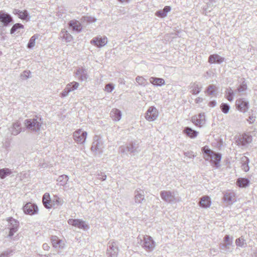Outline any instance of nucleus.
I'll return each instance as SVG.
<instances>
[{"instance_id": "1", "label": "nucleus", "mask_w": 257, "mask_h": 257, "mask_svg": "<svg viewBox=\"0 0 257 257\" xmlns=\"http://www.w3.org/2000/svg\"><path fill=\"white\" fill-rule=\"evenodd\" d=\"M201 151L206 161H209L216 168L220 167V162L222 159L221 153L213 151L207 146L202 147Z\"/></svg>"}, {"instance_id": "2", "label": "nucleus", "mask_w": 257, "mask_h": 257, "mask_svg": "<svg viewBox=\"0 0 257 257\" xmlns=\"http://www.w3.org/2000/svg\"><path fill=\"white\" fill-rule=\"evenodd\" d=\"M24 123L26 127L34 132H38L42 127V118L38 115H36L33 118L25 120Z\"/></svg>"}, {"instance_id": "3", "label": "nucleus", "mask_w": 257, "mask_h": 257, "mask_svg": "<svg viewBox=\"0 0 257 257\" xmlns=\"http://www.w3.org/2000/svg\"><path fill=\"white\" fill-rule=\"evenodd\" d=\"M233 237H230L229 235H225L223 237V242L220 243L219 248L223 253H226L232 251Z\"/></svg>"}, {"instance_id": "4", "label": "nucleus", "mask_w": 257, "mask_h": 257, "mask_svg": "<svg viewBox=\"0 0 257 257\" xmlns=\"http://www.w3.org/2000/svg\"><path fill=\"white\" fill-rule=\"evenodd\" d=\"M106 254L107 257H117L119 251L118 244L113 240L108 241Z\"/></svg>"}, {"instance_id": "5", "label": "nucleus", "mask_w": 257, "mask_h": 257, "mask_svg": "<svg viewBox=\"0 0 257 257\" xmlns=\"http://www.w3.org/2000/svg\"><path fill=\"white\" fill-rule=\"evenodd\" d=\"M139 148V144L136 142H133L126 146L119 147V152L122 155H127V153H135L138 152Z\"/></svg>"}, {"instance_id": "6", "label": "nucleus", "mask_w": 257, "mask_h": 257, "mask_svg": "<svg viewBox=\"0 0 257 257\" xmlns=\"http://www.w3.org/2000/svg\"><path fill=\"white\" fill-rule=\"evenodd\" d=\"M160 196L164 201L173 204L180 201L179 199L176 197L174 192L163 190L160 192Z\"/></svg>"}, {"instance_id": "7", "label": "nucleus", "mask_w": 257, "mask_h": 257, "mask_svg": "<svg viewBox=\"0 0 257 257\" xmlns=\"http://www.w3.org/2000/svg\"><path fill=\"white\" fill-rule=\"evenodd\" d=\"M13 23V17L4 11H0V28L7 27Z\"/></svg>"}, {"instance_id": "8", "label": "nucleus", "mask_w": 257, "mask_h": 257, "mask_svg": "<svg viewBox=\"0 0 257 257\" xmlns=\"http://www.w3.org/2000/svg\"><path fill=\"white\" fill-rule=\"evenodd\" d=\"M103 142L98 136H95L92 144L91 150L95 154L101 153L102 152Z\"/></svg>"}, {"instance_id": "9", "label": "nucleus", "mask_w": 257, "mask_h": 257, "mask_svg": "<svg viewBox=\"0 0 257 257\" xmlns=\"http://www.w3.org/2000/svg\"><path fill=\"white\" fill-rule=\"evenodd\" d=\"M87 135V133L86 132L79 129L74 132L73 139L77 143L82 144L85 142Z\"/></svg>"}, {"instance_id": "10", "label": "nucleus", "mask_w": 257, "mask_h": 257, "mask_svg": "<svg viewBox=\"0 0 257 257\" xmlns=\"http://www.w3.org/2000/svg\"><path fill=\"white\" fill-rule=\"evenodd\" d=\"M235 106L238 110L245 113L248 110L249 103L248 101L244 98H239L236 100Z\"/></svg>"}, {"instance_id": "11", "label": "nucleus", "mask_w": 257, "mask_h": 257, "mask_svg": "<svg viewBox=\"0 0 257 257\" xmlns=\"http://www.w3.org/2000/svg\"><path fill=\"white\" fill-rule=\"evenodd\" d=\"M7 220L9 222L8 228L10 229L8 236L12 237L18 231L19 223L17 220L12 217L9 218Z\"/></svg>"}, {"instance_id": "12", "label": "nucleus", "mask_w": 257, "mask_h": 257, "mask_svg": "<svg viewBox=\"0 0 257 257\" xmlns=\"http://www.w3.org/2000/svg\"><path fill=\"white\" fill-rule=\"evenodd\" d=\"M23 210L25 214L32 215L38 213V207L36 204L28 202L23 207Z\"/></svg>"}, {"instance_id": "13", "label": "nucleus", "mask_w": 257, "mask_h": 257, "mask_svg": "<svg viewBox=\"0 0 257 257\" xmlns=\"http://www.w3.org/2000/svg\"><path fill=\"white\" fill-rule=\"evenodd\" d=\"M158 116V111L154 106L150 107L146 112V119L149 121H154Z\"/></svg>"}, {"instance_id": "14", "label": "nucleus", "mask_w": 257, "mask_h": 257, "mask_svg": "<svg viewBox=\"0 0 257 257\" xmlns=\"http://www.w3.org/2000/svg\"><path fill=\"white\" fill-rule=\"evenodd\" d=\"M68 223L74 226H76L80 229L86 230L88 229V226L85 223V222L79 219H69Z\"/></svg>"}, {"instance_id": "15", "label": "nucleus", "mask_w": 257, "mask_h": 257, "mask_svg": "<svg viewBox=\"0 0 257 257\" xmlns=\"http://www.w3.org/2000/svg\"><path fill=\"white\" fill-rule=\"evenodd\" d=\"M90 43L97 47L100 48L104 46L107 43V38L105 37H96L93 38Z\"/></svg>"}, {"instance_id": "16", "label": "nucleus", "mask_w": 257, "mask_h": 257, "mask_svg": "<svg viewBox=\"0 0 257 257\" xmlns=\"http://www.w3.org/2000/svg\"><path fill=\"white\" fill-rule=\"evenodd\" d=\"M192 122L196 126H202L205 123V115L204 113H199L192 117Z\"/></svg>"}, {"instance_id": "17", "label": "nucleus", "mask_w": 257, "mask_h": 257, "mask_svg": "<svg viewBox=\"0 0 257 257\" xmlns=\"http://www.w3.org/2000/svg\"><path fill=\"white\" fill-rule=\"evenodd\" d=\"M223 200L226 205L232 204L236 201L234 193L231 191L225 192L224 194Z\"/></svg>"}, {"instance_id": "18", "label": "nucleus", "mask_w": 257, "mask_h": 257, "mask_svg": "<svg viewBox=\"0 0 257 257\" xmlns=\"http://www.w3.org/2000/svg\"><path fill=\"white\" fill-rule=\"evenodd\" d=\"M51 242L53 246L56 248L63 249L65 247V242L57 236H52Z\"/></svg>"}, {"instance_id": "19", "label": "nucleus", "mask_w": 257, "mask_h": 257, "mask_svg": "<svg viewBox=\"0 0 257 257\" xmlns=\"http://www.w3.org/2000/svg\"><path fill=\"white\" fill-rule=\"evenodd\" d=\"M82 25L81 22L76 20H71L68 23L69 27L71 28L73 31H75L77 33H80L82 29Z\"/></svg>"}, {"instance_id": "20", "label": "nucleus", "mask_w": 257, "mask_h": 257, "mask_svg": "<svg viewBox=\"0 0 257 257\" xmlns=\"http://www.w3.org/2000/svg\"><path fill=\"white\" fill-rule=\"evenodd\" d=\"M11 134L17 136L22 131L21 124L20 122L17 121L13 123L12 126L9 128Z\"/></svg>"}, {"instance_id": "21", "label": "nucleus", "mask_w": 257, "mask_h": 257, "mask_svg": "<svg viewBox=\"0 0 257 257\" xmlns=\"http://www.w3.org/2000/svg\"><path fill=\"white\" fill-rule=\"evenodd\" d=\"M156 244L150 236L146 235V250L151 251L155 248Z\"/></svg>"}, {"instance_id": "22", "label": "nucleus", "mask_w": 257, "mask_h": 257, "mask_svg": "<svg viewBox=\"0 0 257 257\" xmlns=\"http://www.w3.org/2000/svg\"><path fill=\"white\" fill-rule=\"evenodd\" d=\"M224 61V58L222 57L218 54L210 55L208 58V62L210 64H220Z\"/></svg>"}, {"instance_id": "23", "label": "nucleus", "mask_w": 257, "mask_h": 257, "mask_svg": "<svg viewBox=\"0 0 257 257\" xmlns=\"http://www.w3.org/2000/svg\"><path fill=\"white\" fill-rule=\"evenodd\" d=\"M75 74L79 77V79L81 81H85L87 79L88 76L86 70L83 67L78 68L77 69Z\"/></svg>"}, {"instance_id": "24", "label": "nucleus", "mask_w": 257, "mask_h": 257, "mask_svg": "<svg viewBox=\"0 0 257 257\" xmlns=\"http://www.w3.org/2000/svg\"><path fill=\"white\" fill-rule=\"evenodd\" d=\"M202 88V86L197 82L191 83L190 85V92L193 95H196L200 92Z\"/></svg>"}, {"instance_id": "25", "label": "nucleus", "mask_w": 257, "mask_h": 257, "mask_svg": "<svg viewBox=\"0 0 257 257\" xmlns=\"http://www.w3.org/2000/svg\"><path fill=\"white\" fill-rule=\"evenodd\" d=\"M249 159L246 156H243L240 158L241 168L243 171L247 172L249 170L248 164Z\"/></svg>"}, {"instance_id": "26", "label": "nucleus", "mask_w": 257, "mask_h": 257, "mask_svg": "<svg viewBox=\"0 0 257 257\" xmlns=\"http://www.w3.org/2000/svg\"><path fill=\"white\" fill-rule=\"evenodd\" d=\"M149 80L151 83L157 86H162L165 84V80L161 78L151 77Z\"/></svg>"}, {"instance_id": "27", "label": "nucleus", "mask_w": 257, "mask_h": 257, "mask_svg": "<svg viewBox=\"0 0 257 257\" xmlns=\"http://www.w3.org/2000/svg\"><path fill=\"white\" fill-rule=\"evenodd\" d=\"M43 204L45 208L50 209L52 207V201L48 193H45L43 196Z\"/></svg>"}, {"instance_id": "28", "label": "nucleus", "mask_w": 257, "mask_h": 257, "mask_svg": "<svg viewBox=\"0 0 257 257\" xmlns=\"http://www.w3.org/2000/svg\"><path fill=\"white\" fill-rule=\"evenodd\" d=\"M199 203L201 207L206 208L210 207L211 201L209 196H204L201 197Z\"/></svg>"}, {"instance_id": "29", "label": "nucleus", "mask_w": 257, "mask_h": 257, "mask_svg": "<svg viewBox=\"0 0 257 257\" xmlns=\"http://www.w3.org/2000/svg\"><path fill=\"white\" fill-rule=\"evenodd\" d=\"M171 10V8L170 6H165L163 10L157 11L156 15L160 18H165Z\"/></svg>"}, {"instance_id": "30", "label": "nucleus", "mask_w": 257, "mask_h": 257, "mask_svg": "<svg viewBox=\"0 0 257 257\" xmlns=\"http://www.w3.org/2000/svg\"><path fill=\"white\" fill-rule=\"evenodd\" d=\"M110 114L111 118L115 121H118L121 119V112L120 110L118 109H112L110 112Z\"/></svg>"}, {"instance_id": "31", "label": "nucleus", "mask_w": 257, "mask_h": 257, "mask_svg": "<svg viewBox=\"0 0 257 257\" xmlns=\"http://www.w3.org/2000/svg\"><path fill=\"white\" fill-rule=\"evenodd\" d=\"M250 181L246 178H239L236 180L237 185L241 188L247 187Z\"/></svg>"}, {"instance_id": "32", "label": "nucleus", "mask_w": 257, "mask_h": 257, "mask_svg": "<svg viewBox=\"0 0 257 257\" xmlns=\"http://www.w3.org/2000/svg\"><path fill=\"white\" fill-rule=\"evenodd\" d=\"M80 21L82 25H87L89 24L95 22L96 21V19L90 16H85L82 17Z\"/></svg>"}, {"instance_id": "33", "label": "nucleus", "mask_w": 257, "mask_h": 257, "mask_svg": "<svg viewBox=\"0 0 257 257\" xmlns=\"http://www.w3.org/2000/svg\"><path fill=\"white\" fill-rule=\"evenodd\" d=\"M184 132L191 138H195L198 134V132L192 130L189 127H186L184 130Z\"/></svg>"}, {"instance_id": "34", "label": "nucleus", "mask_w": 257, "mask_h": 257, "mask_svg": "<svg viewBox=\"0 0 257 257\" xmlns=\"http://www.w3.org/2000/svg\"><path fill=\"white\" fill-rule=\"evenodd\" d=\"M144 199V192L143 190L140 189L135 191V201L141 203Z\"/></svg>"}, {"instance_id": "35", "label": "nucleus", "mask_w": 257, "mask_h": 257, "mask_svg": "<svg viewBox=\"0 0 257 257\" xmlns=\"http://www.w3.org/2000/svg\"><path fill=\"white\" fill-rule=\"evenodd\" d=\"M12 173L11 169L5 168L0 169V178L2 179H5L6 177L10 175Z\"/></svg>"}, {"instance_id": "36", "label": "nucleus", "mask_w": 257, "mask_h": 257, "mask_svg": "<svg viewBox=\"0 0 257 257\" xmlns=\"http://www.w3.org/2000/svg\"><path fill=\"white\" fill-rule=\"evenodd\" d=\"M61 37L67 42H71L73 39L72 36L65 29L61 31Z\"/></svg>"}, {"instance_id": "37", "label": "nucleus", "mask_w": 257, "mask_h": 257, "mask_svg": "<svg viewBox=\"0 0 257 257\" xmlns=\"http://www.w3.org/2000/svg\"><path fill=\"white\" fill-rule=\"evenodd\" d=\"M235 244L237 247H240L242 248L245 247L247 245L246 241L242 236H240V237L237 238L235 240Z\"/></svg>"}, {"instance_id": "38", "label": "nucleus", "mask_w": 257, "mask_h": 257, "mask_svg": "<svg viewBox=\"0 0 257 257\" xmlns=\"http://www.w3.org/2000/svg\"><path fill=\"white\" fill-rule=\"evenodd\" d=\"M68 179L69 177L67 175H62L59 176V177L57 179V181L58 182L60 186H64L67 184Z\"/></svg>"}, {"instance_id": "39", "label": "nucleus", "mask_w": 257, "mask_h": 257, "mask_svg": "<svg viewBox=\"0 0 257 257\" xmlns=\"http://www.w3.org/2000/svg\"><path fill=\"white\" fill-rule=\"evenodd\" d=\"M252 141V137L250 136L244 134L242 135L240 141L242 145L244 146L247 144L250 143Z\"/></svg>"}, {"instance_id": "40", "label": "nucleus", "mask_w": 257, "mask_h": 257, "mask_svg": "<svg viewBox=\"0 0 257 257\" xmlns=\"http://www.w3.org/2000/svg\"><path fill=\"white\" fill-rule=\"evenodd\" d=\"M226 98L229 101H232L233 100L234 92L231 88L226 89L225 91Z\"/></svg>"}, {"instance_id": "41", "label": "nucleus", "mask_w": 257, "mask_h": 257, "mask_svg": "<svg viewBox=\"0 0 257 257\" xmlns=\"http://www.w3.org/2000/svg\"><path fill=\"white\" fill-rule=\"evenodd\" d=\"M248 118L246 119V120L248 122L249 124H252L254 123L255 121L256 118V114L252 110L248 112Z\"/></svg>"}, {"instance_id": "42", "label": "nucleus", "mask_w": 257, "mask_h": 257, "mask_svg": "<svg viewBox=\"0 0 257 257\" xmlns=\"http://www.w3.org/2000/svg\"><path fill=\"white\" fill-rule=\"evenodd\" d=\"M217 87L215 85L213 84L209 85L207 87L205 92L207 93L208 95H213Z\"/></svg>"}, {"instance_id": "43", "label": "nucleus", "mask_w": 257, "mask_h": 257, "mask_svg": "<svg viewBox=\"0 0 257 257\" xmlns=\"http://www.w3.org/2000/svg\"><path fill=\"white\" fill-rule=\"evenodd\" d=\"M38 38V36L37 35H34L30 39L28 44L27 45V47L28 48H33L35 44V41Z\"/></svg>"}, {"instance_id": "44", "label": "nucleus", "mask_w": 257, "mask_h": 257, "mask_svg": "<svg viewBox=\"0 0 257 257\" xmlns=\"http://www.w3.org/2000/svg\"><path fill=\"white\" fill-rule=\"evenodd\" d=\"M71 86V84H67L66 87L65 89L63 90V91L61 93V97H65L67 96L69 93L71 91V90L70 89V86Z\"/></svg>"}, {"instance_id": "45", "label": "nucleus", "mask_w": 257, "mask_h": 257, "mask_svg": "<svg viewBox=\"0 0 257 257\" xmlns=\"http://www.w3.org/2000/svg\"><path fill=\"white\" fill-rule=\"evenodd\" d=\"M24 28V26L20 24V23H17L15 25H14L12 27V28L11 29V34H13L16 31H17L18 30L20 29H23Z\"/></svg>"}, {"instance_id": "46", "label": "nucleus", "mask_w": 257, "mask_h": 257, "mask_svg": "<svg viewBox=\"0 0 257 257\" xmlns=\"http://www.w3.org/2000/svg\"><path fill=\"white\" fill-rule=\"evenodd\" d=\"M230 108L229 105L227 103H222L220 105V109L225 114H226L229 112Z\"/></svg>"}, {"instance_id": "47", "label": "nucleus", "mask_w": 257, "mask_h": 257, "mask_svg": "<svg viewBox=\"0 0 257 257\" xmlns=\"http://www.w3.org/2000/svg\"><path fill=\"white\" fill-rule=\"evenodd\" d=\"M14 250L12 249H8L7 250L3 251L1 254L0 257H9L13 254Z\"/></svg>"}, {"instance_id": "48", "label": "nucleus", "mask_w": 257, "mask_h": 257, "mask_svg": "<svg viewBox=\"0 0 257 257\" xmlns=\"http://www.w3.org/2000/svg\"><path fill=\"white\" fill-rule=\"evenodd\" d=\"M18 16L20 19L23 20H26L29 17L28 12L26 10L24 11H20Z\"/></svg>"}, {"instance_id": "49", "label": "nucleus", "mask_w": 257, "mask_h": 257, "mask_svg": "<svg viewBox=\"0 0 257 257\" xmlns=\"http://www.w3.org/2000/svg\"><path fill=\"white\" fill-rule=\"evenodd\" d=\"M114 88V86L112 83H109L107 84L105 86V91L107 92H111Z\"/></svg>"}, {"instance_id": "50", "label": "nucleus", "mask_w": 257, "mask_h": 257, "mask_svg": "<svg viewBox=\"0 0 257 257\" xmlns=\"http://www.w3.org/2000/svg\"><path fill=\"white\" fill-rule=\"evenodd\" d=\"M247 89V85L243 81L238 87L237 90L239 92H242Z\"/></svg>"}, {"instance_id": "51", "label": "nucleus", "mask_w": 257, "mask_h": 257, "mask_svg": "<svg viewBox=\"0 0 257 257\" xmlns=\"http://www.w3.org/2000/svg\"><path fill=\"white\" fill-rule=\"evenodd\" d=\"M97 178L101 181H104L106 179V175L101 172L97 174Z\"/></svg>"}, {"instance_id": "52", "label": "nucleus", "mask_w": 257, "mask_h": 257, "mask_svg": "<svg viewBox=\"0 0 257 257\" xmlns=\"http://www.w3.org/2000/svg\"><path fill=\"white\" fill-rule=\"evenodd\" d=\"M69 84H71V86H70L71 91L76 89L79 85V83L75 81H73L72 82H71Z\"/></svg>"}, {"instance_id": "53", "label": "nucleus", "mask_w": 257, "mask_h": 257, "mask_svg": "<svg viewBox=\"0 0 257 257\" xmlns=\"http://www.w3.org/2000/svg\"><path fill=\"white\" fill-rule=\"evenodd\" d=\"M31 74V72L30 71H24L23 73L21 74V77L25 79H27L30 77V75Z\"/></svg>"}, {"instance_id": "54", "label": "nucleus", "mask_w": 257, "mask_h": 257, "mask_svg": "<svg viewBox=\"0 0 257 257\" xmlns=\"http://www.w3.org/2000/svg\"><path fill=\"white\" fill-rule=\"evenodd\" d=\"M55 199L53 200V202H55L57 205H62L63 204L64 201L63 199L60 198L58 196H55Z\"/></svg>"}, {"instance_id": "55", "label": "nucleus", "mask_w": 257, "mask_h": 257, "mask_svg": "<svg viewBox=\"0 0 257 257\" xmlns=\"http://www.w3.org/2000/svg\"><path fill=\"white\" fill-rule=\"evenodd\" d=\"M137 82L139 85H143L144 83L145 79L143 77L138 76L136 78Z\"/></svg>"}, {"instance_id": "56", "label": "nucleus", "mask_w": 257, "mask_h": 257, "mask_svg": "<svg viewBox=\"0 0 257 257\" xmlns=\"http://www.w3.org/2000/svg\"><path fill=\"white\" fill-rule=\"evenodd\" d=\"M216 105V102L215 100H212V101H210L209 103H208V105L210 107H213L214 106H215Z\"/></svg>"}, {"instance_id": "57", "label": "nucleus", "mask_w": 257, "mask_h": 257, "mask_svg": "<svg viewBox=\"0 0 257 257\" xmlns=\"http://www.w3.org/2000/svg\"><path fill=\"white\" fill-rule=\"evenodd\" d=\"M43 248L45 250H48L50 247L47 243H45L43 244Z\"/></svg>"}, {"instance_id": "58", "label": "nucleus", "mask_w": 257, "mask_h": 257, "mask_svg": "<svg viewBox=\"0 0 257 257\" xmlns=\"http://www.w3.org/2000/svg\"><path fill=\"white\" fill-rule=\"evenodd\" d=\"M203 100V99L202 98L199 97L195 99V101L196 103H199L202 102Z\"/></svg>"}, {"instance_id": "59", "label": "nucleus", "mask_w": 257, "mask_h": 257, "mask_svg": "<svg viewBox=\"0 0 257 257\" xmlns=\"http://www.w3.org/2000/svg\"><path fill=\"white\" fill-rule=\"evenodd\" d=\"M118 2H119L120 3H125V4H128L129 3L131 0H118Z\"/></svg>"}, {"instance_id": "60", "label": "nucleus", "mask_w": 257, "mask_h": 257, "mask_svg": "<svg viewBox=\"0 0 257 257\" xmlns=\"http://www.w3.org/2000/svg\"><path fill=\"white\" fill-rule=\"evenodd\" d=\"M21 11L17 10V9H14L13 10V13L16 15H19V12H20Z\"/></svg>"}, {"instance_id": "61", "label": "nucleus", "mask_w": 257, "mask_h": 257, "mask_svg": "<svg viewBox=\"0 0 257 257\" xmlns=\"http://www.w3.org/2000/svg\"><path fill=\"white\" fill-rule=\"evenodd\" d=\"M216 252H217V250L214 248H212V249H210L211 253H216Z\"/></svg>"}, {"instance_id": "62", "label": "nucleus", "mask_w": 257, "mask_h": 257, "mask_svg": "<svg viewBox=\"0 0 257 257\" xmlns=\"http://www.w3.org/2000/svg\"><path fill=\"white\" fill-rule=\"evenodd\" d=\"M253 254L255 257H257V248L253 252Z\"/></svg>"}, {"instance_id": "63", "label": "nucleus", "mask_w": 257, "mask_h": 257, "mask_svg": "<svg viewBox=\"0 0 257 257\" xmlns=\"http://www.w3.org/2000/svg\"><path fill=\"white\" fill-rule=\"evenodd\" d=\"M190 154L189 152H186L185 153V155L186 156H189L188 155Z\"/></svg>"}, {"instance_id": "64", "label": "nucleus", "mask_w": 257, "mask_h": 257, "mask_svg": "<svg viewBox=\"0 0 257 257\" xmlns=\"http://www.w3.org/2000/svg\"><path fill=\"white\" fill-rule=\"evenodd\" d=\"M210 3L216 2L217 0H209Z\"/></svg>"}]
</instances>
